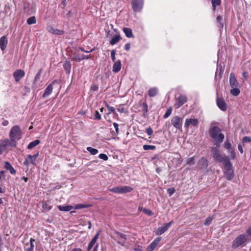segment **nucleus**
Returning a JSON list of instances; mask_svg holds the SVG:
<instances>
[{
  "instance_id": "nucleus-1",
  "label": "nucleus",
  "mask_w": 251,
  "mask_h": 251,
  "mask_svg": "<svg viewBox=\"0 0 251 251\" xmlns=\"http://www.w3.org/2000/svg\"><path fill=\"white\" fill-rule=\"evenodd\" d=\"M209 134L214 141V145L217 147H220L225 138L220 128L217 126H213L209 129Z\"/></svg>"
},
{
  "instance_id": "nucleus-2",
  "label": "nucleus",
  "mask_w": 251,
  "mask_h": 251,
  "mask_svg": "<svg viewBox=\"0 0 251 251\" xmlns=\"http://www.w3.org/2000/svg\"><path fill=\"white\" fill-rule=\"evenodd\" d=\"M249 242V238L246 233L240 234L233 240L231 248L233 249L242 248L246 246Z\"/></svg>"
},
{
  "instance_id": "nucleus-3",
  "label": "nucleus",
  "mask_w": 251,
  "mask_h": 251,
  "mask_svg": "<svg viewBox=\"0 0 251 251\" xmlns=\"http://www.w3.org/2000/svg\"><path fill=\"white\" fill-rule=\"evenodd\" d=\"M21 131L18 126H15L10 130L9 136L10 140L14 141L16 140H19L21 138Z\"/></svg>"
},
{
  "instance_id": "nucleus-4",
  "label": "nucleus",
  "mask_w": 251,
  "mask_h": 251,
  "mask_svg": "<svg viewBox=\"0 0 251 251\" xmlns=\"http://www.w3.org/2000/svg\"><path fill=\"white\" fill-rule=\"evenodd\" d=\"M113 239L122 246H125L126 241L127 239V236L120 232L116 231L113 237Z\"/></svg>"
},
{
  "instance_id": "nucleus-5",
  "label": "nucleus",
  "mask_w": 251,
  "mask_h": 251,
  "mask_svg": "<svg viewBox=\"0 0 251 251\" xmlns=\"http://www.w3.org/2000/svg\"><path fill=\"white\" fill-rule=\"evenodd\" d=\"M12 142L9 139L0 140V154L7 152L10 147H12Z\"/></svg>"
},
{
  "instance_id": "nucleus-6",
  "label": "nucleus",
  "mask_w": 251,
  "mask_h": 251,
  "mask_svg": "<svg viewBox=\"0 0 251 251\" xmlns=\"http://www.w3.org/2000/svg\"><path fill=\"white\" fill-rule=\"evenodd\" d=\"M132 189L130 186H124L122 187H115L109 189L110 192L118 193L123 194L126 193L130 192Z\"/></svg>"
},
{
  "instance_id": "nucleus-7",
  "label": "nucleus",
  "mask_w": 251,
  "mask_h": 251,
  "mask_svg": "<svg viewBox=\"0 0 251 251\" xmlns=\"http://www.w3.org/2000/svg\"><path fill=\"white\" fill-rule=\"evenodd\" d=\"M132 8L135 12H140L144 5V0H132Z\"/></svg>"
},
{
  "instance_id": "nucleus-8",
  "label": "nucleus",
  "mask_w": 251,
  "mask_h": 251,
  "mask_svg": "<svg viewBox=\"0 0 251 251\" xmlns=\"http://www.w3.org/2000/svg\"><path fill=\"white\" fill-rule=\"evenodd\" d=\"M219 147H211V151L212 157L217 162H218L224 156L222 155L219 150Z\"/></svg>"
},
{
  "instance_id": "nucleus-9",
  "label": "nucleus",
  "mask_w": 251,
  "mask_h": 251,
  "mask_svg": "<svg viewBox=\"0 0 251 251\" xmlns=\"http://www.w3.org/2000/svg\"><path fill=\"white\" fill-rule=\"evenodd\" d=\"M218 162L221 163L223 169L232 166L230 161L229 157L228 156H224Z\"/></svg>"
},
{
  "instance_id": "nucleus-10",
  "label": "nucleus",
  "mask_w": 251,
  "mask_h": 251,
  "mask_svg": "<svg viewBox=\"0 0 251 251\" xmlns=\"http://www.w3.org/2000/svg\"><path fill=\"white\" fill-rule=\"evenodd\" d=\"M187 100V97L183 95H180L176 99V102L174 104L176 109H177L184 104Z\"/></svg>"
},
{
  "instance_id": "nucleus-11",
  "label": "nucleus",
  "mask_w": 251,
  "mask_h": 251,
  "mask_svg": "<svg viewBox=\"0 0 251 251\" xmlns=\"http://www.w3.org/2000/svg\"><path fill=\"white\" fill-rule=\"evenodd\" d=\"M223 173L226 179L231 180L234 176L232 166L223 169Z\"/></svg>"
},
{
  "instance_id": "nucleus-12",
  "label": "nucleus",
  "mask_w": 251,
  "mask_h": 251,
  "mask_svg": "<svg viewBox=\"0 0 251 251\" xmlns=\"http://www.w3.org/2000/svg\"><path fill=\"white\" fill-rule=\"evenodd\" d=\"M173 223V221H171L169 223L165 224L163 226L159 227L155 231V234L157 235H160L166 231Z\"/></svg>"
},
{
  "instance_id": "nucleus-13",
  "label": "nucleus",
  "mask_w": 251,
  "mask_h": 251,
  "mask_svg": "<svg viewBox=\"0 0 251 251\" xmlns=\"http://www.w3.org/2000/svg\"><path fill=\"white\" fill-rule=\"evenodd\" d=\"M172 124L173 126L178 129H181L182 127V118L177 116H175L172 119Z\"/></svg>"
},
{
  "instance_id": "nucleus-14",
  "label": "nucleus",
  "mask_w": 251,
  "mask_h": 251,
  "mask_svg": "<svg viewBox=\"0 0 251 251\" xmlns=\"http://www.w3.org/2000/svg\"><path fill=\"white\" fill-rule=\"evenodd\" d=\"M198 124L199 121L197 119H186L184 124V127L186 128H188L189 127L197 126Z\"/></svg>"
},
{
  "instance_id": "nucleus-15",
  "label": "nucleus",
  "mask_w": 251,
  "mask_h": 251,
  "mask_svg": "<svg viewBox=\"0 0 251 251\" xmlns=\"http://www.w3.org/2000/svg\"><path fill=\"white\" fill-rule=\"evenodd\" d=\"M161 240V237H158L155 239L151 244L147 247L146 251H153L156 248L160 241Z\"/></svg>"
},
{
  "instance_id": "nucleus-16",
  "label": "nucleus",
  "mask_w": 251,
  "mask_h": 251,
  "mask_svg": "<svg viewBox=\"0 0 251 251\" xmlns=\"http://www.w3.org/2000/svg\"><path fill=\"white\" fill-rule=\"evenodd\" d=\"M25 72L22 70H17L13 73V77L16 82L19 81L24 76Z\"/></svg>"
},
{
  "instance_id": "nucleus-17",
  "label": "nucleus",
  "mask_w": 251,
  "mask_h": 251,
  "mask_svg": "<svg viewBox=\"0 0 251 251\" xmlns=\"http://www.w3.org/2000/svg\"><path fill=\"white\" fill-rule=\"evenodd\" d=\"M208 165V161L205 158H201L198 162V167L201 170H206Z\"/></svg>"
},
{
  "instance_id": "nucleus-18",
  "label": "nucleus",
  "mask_w": 251,
  "mask_h": 251,
  "mask_svg": "<svg viewBox=\"0 0 251 251\" xmlns=\"http://www.w3.org/2000/svg\"><path fill=\"white\" fill-rule=\"evenodd\" d=\"M216 102L218 107L222 111H225L226 110V104L225 100L220 98H217Z\"/></svg>"
},
{
  "instance_id": "nucleus-19",
  "label": "nucleus",
  "mask_w": 251,
  "mask_h": 251,
  "mask_svg": "<svg viewBox=\"0 0 251 251\" xmlns=\"http://www.w3.org/2000/svg\"><path fill=\"white\" fill-rule=\"evenodd\" d=\"M57 82V80H54L52 83L49 84L46 88L44 93L43 95V98H45L49 96L52 93L53 90L52 85Z\"/></svg>"
},
{
  "instance_id": "nucleus-20",
  "label": "nucleus",
  "mask_w": 251,
  "mask_h": 251,
  "mask_svg": "<svg viewBox=\"0 0 251 251\" xmlns=\"http://www.w3.org/2000/svg\"><path fill=\"white\" fill-rule=\"evenodd\" d=\"M229 81L231 87L234 88L238 87L239 83L235 77L234 74L233 73L230 74Z\"/></svg>"
},
{
  "instance_id": "nucleus-21",
  "label": "nucleus",
  "mask_w": 251,
  "mask_h": 251,
  "mask_svg": "<svg viewBox=\"0 0 251 251\" xmlns=\"http://www.w3.org/2000/svg\"><path fill=\"white\" fill-rule=\"evenodd\" d=\"M7 43V38L5 36H3L0 38V48L2 51L6 49Z\"/></svg>"
},
{
  "instance_id": "nucleus-22",
  "label": "nucleus",
  "mask_w": 251,
  "mask_h": 251,
  "mask_svg": "<svg viewBox=\"0 0 251 251\" xmlns=\"http://www.w3.org/2000/svg\"><path fill=\"white\" fill-rule=\"evenodd\" d=\"M4 168L5 169L9 171L11 174L14 175L16 174L15 169L12 166L9 162L5 161L4 162Z\"/></svg>"
},
{
  "instance_id": "nucleus-23",
  "label": "nucleus",
  "mask_w": 251,
  "mask_h": 251,
  "mask_svg": "<svg viewBox=\"0 0 251 251\" xmlns=\"http://www.w3.org/2000/svg\"><path fill=\"white\" fill-rule=\"evenodd\" d=\"M48 30L50 33L55 35H62L64 32L63 30L58 29L53 27H49Z\"/></svg>"
},
{
  "instance_id": "nucleus-24",
  "label": "nucleus",
  "mask_w": 251,
  "mask_h": 251,
  "mask_svg": "<svg viewBox=\"0 0 251 251\" xmlns=\"http://www.w3.org/2000/svg\"><path fill=\"white\" fill-rule=\"evenodd\" d=\"M114 64L113 66V72L114 73L119 72L121 69V63L120 60H118L116 62H114Z\"/></svg>"
},
{
  "instance_id": "nucleus-25",
  "label": "nucleus",
  "mask_w": 251,
  "mask_h": 251,
  "mask_svg": "<svg viewBox=\"0 0 251 251\" xmlns=\"http://www.w3.org/2000/svg\"><path fill=\"white\" fill-rule=\"evenodd\" d=\"M42 72V70L40 69L38 71V72L36 74V75L35 76L34 81H33V86L36 87L37 85V84L38 82L40 80L41 75Z\"/></svg>"
},
{
  "instance_id": "nucleus-26",
  "label": "nucleus",
  "mask_w": 251,
  "mask_h": 251,
  "mask_svg": "<svg viewBox=\"0 0 251 251\" xmlns=\"http://www.w3.org/2000/svg\"><path fill=\"white\" fill-rule=\"evenodd\" d=\"M38 155L39 154L38 153H37L33 155L30 154L28 155L27 158L29 160V161L30 164H32L34 165H36V161Z\"/></svg>"
},
{
  "instance_id": "nucleus-27",
  "label": "nucleus",
  "mask_w": 251,
  "mask_h": 251,
  "mask_svg": "<svg viewBox=\"0 0 251 251\" xmlns=\"http://www.w3.org/2000/svg\"><path fill=\"white\" fill-rule=\"evenodd\" d=\"M123 31L127 38L133 37L134 36L131 28L129 27H125L123 28Z\"/></svg>"
},
{
  "instance_id": "nucleus-28",
  "label": "nucleus",
  "mask_w": 251,
  "mask_h": 251,
  "mask_svg": "<svg viewBox=\"0 0 251 251\" xmlns=\"http://www.w3.org/2000/svg\"><path fill=\"white\" fill-rule=\"evenodd\" d=\"M142 112L144 117H146L148 116V106L146 102H143L141 104Z\"/></svg>"
},
{
  "instance_id": "nucleus-29",
  "label": "nucleus",
  "mask_w": 251,
  "mask_h": 251,
  "mask_svg": "<svg viewBox=\"0 0 251 251\" xmlns=\"http://www.w3.org/2000/svg\"><path fill=\"white\" fill-rule=\"evenodd\" d=\"M58 208L60 211H69L74 209V207L71 205H59Z\"/></svg>"
},
{
  "instance_id": "nucleus-30",
  "label": "nucleus",
  "mask_w": 251,
  "mask_h": 251,
  "mask_svg": "<svg viewBox=\"0 0 251 251\" xmlns=\"http://www.w3.org/2000/svg\"><path fill=\"white\" fill-rule=\"evenodd\" d=\"M121 39V36L119 34L114 36L110 41V44L111 45H114L117 44Z\"/></svg>"
},
{
  "instance_id": "nucleus-31",
  "label": "nucleus",
  "mask_w": 251,
  "mask_h": 251,
  "mask_svg": "<svg viewBox=\"0 0 251 251\" xmlns=\"http://www.w3.org/2000/svg\"><path fill=\"white\" fill-rule=\"evenodd\" d=\"M220 70V72H219V78H221L222 77V73L224 71V69H222V66L221 65V64H217V71L215 73V80H217V73H218V70Z\"/></svg>"
},
{
  "instance_id": "nucleus-32",
  "label": "nucleus",
  "mask_w": 251,
  "mask_h": 251,
  "mask_svg": "<svg viewBox=\"0 0 251 251\" xmlns=\"http://www.w3.org/2000/svg\"><path fill=\"white\" fill-rule=\"evenodd\" d=\"M158 93V90L156 88H151L149 91L148 94L150 97H153L155 96Z\"/></svg>"
},
{
  "instance_id": "nucleus-33",
  "label": "nucleus",
  "mask_w": 251,
  "mask_h": 251,
  "mask_svg": "<svg viewBox=\"0 0 251 251\" xmlns=\"http://www.w3.org/2000/svg\"><path fill=\"white\" fill-rule=\"evenodd\" d=\"M73 59L76 61L79 62L82 60H83L85 57H82V55L79 54L77 52H75L73 55Z\"/></svg>"
},
{
  "instance_id": "nucleus-34",
  "label": "nucleus",
  "mask_w": 251,
  "mask_h": 251,
  "mask_svg": "<svg viewBox=\"0 0 251 251\" xmlns=\"http://www.w3.org/2000/svg\"><path fill=\"white\" fill-rule=\"evenodd\" d=\"M39 143H40V140H35L34 141L30 142L28 144V145L27 146V148L28 149H31L33 148L34 147H35V146H36L37 145H38Z\"/></svg>"
},
{
  "instance_id": "nucleus-35",
  "label": "nucleus",
  "mask_w": 251,
  "mask_h": 251,
  "mask_svg": "<svg viewBox=\"0 0 251 251\" xmlns=\"http://www.w3.org/2000/svg\"><path fill=\"white\" fill-rule=\"evenodd\" d=\"M240 93V91L237 87L232 88L230 90V93L234 96H238Z\"/></svg>"
},
{
  "instance_id": "nucleus-36",
  "label": "nucleus",
  "mask_w": 251,
  "mask_h": 251,
  "mask_svg": "<svg viewBox=\"0 0 251 251\" xmlns=\"http://www.w3.org/2000/svg\"><path fill=\"white\" fill-rule=\"evenodd\" d=\"M86 149H87V151H88L90 153V154L92 155H96L99 152V151L97 149L93 148L90 147H88L86 148Z\"/></svg>"
},
{
  "instance_id": "nucleus-37",
  "label": "nucleus",
  "mask_w": 251,
  "mask_h": 251,
  "mask_svg": "<svg viewBox=\"0 0 251 251\" xmlns=\"http://www.w3.org/2000/svg\"><path fill=\"white\" fill-rule=\"evenodd\" d=\"M228 153L230 155V158L232 159H234L236 158V152L235 151V149L233 148L232 149H230L229 150H228Z\"/></svg>"
},
{
  "instance_id": "nucleus-38",
  "label": "nucleus",
  "mask_w": 251,
  "mask_h": 251,
  "mask_svg": "<svg viewBox=\"0 0 251 251\" xmlns=\"http://www.w3.org/2000/svg\"><path fill=\"white\" fill-rule=\"evenodd\" d=\"M36 23V18L34 16L30 17L27 20V24L28 25H30L32 24H35Z\"/></svg>"
},
{
  "instance_id": "nucleus-39",
  "label": "nucleus",
  "mask_w": 251,
  "mask_h": 251,
  "mask_svg": "<svg viewBox=\"0 0 251 251\" xmlns=\"http://www.w3.org/2000/svg\"><path fill=\"white\" fill-rule=\"evenodd\" d=\"M42 208L44 210L49 211L52 208V206L49 203L45 202L43 204Z\"/></svg>"
},
{
  "instance_id": "nucleus-40",
  "label": "nucleus",
  "mask_w": 251,
  "mask_h": 251,
  "mask_svg": "<svg viewBox=\"0 0 251 251\" xmlns=\"http://www.w3.org/2000/svg\"><path fill=\"white\" fill-rule=\"evenodd\" d=\"M143 148L144 150H154L156 149V147L153 145H144L143 147Z\"/></svg>"
},
{
  "instance_id": "nucleus-41",
  "label": "nucleus",
  "mask_w": 251,
  "mask_h": 251,
  "mask_svg": "<svg viewBox=\"0 0 251 251\" xmlns=\"http://www.w3.org/2000/svg\"><path fill=\"white\" fill-rule=\"evenodd\" d=\"M106 107H107V108L108 110V114L113 113L114 114L117 115V113L115 112V108L113 107L110 106L107 104H106Z\"/></svg>"
},
{
  "instance_id": "nucleus-42",
  "label": "nucleus",
  "mask_w": 251,
  "mask_h": 251,
  "mask_svg": "<svg viewBox=\"0 0 251 251\" xmlns=\"http://www.w3.org/2000/svg\"><path fill=\"white\" fill-rule=\"evenodd\" d=\"M220 3H221V0H212V4L213 9L214 10H215L216 6L217 5H220Z\"/></svg>"
},
{
  "instance_id": "nucleus-43",
  "label": "nucleus",
  "mask_w": 251,
  "mask_h": 251,
  "mask_svg": "<svg viewBox=\"0 0 251 251\" xmlns=\"http://www.w3.org/2000/svg\"><path fill=\"white\" fill-rule=\"evenodd\" d=\"M213 220V218L212 216H209L206 219H205V221L204 222V225L205 226H209L212 222Z\"/></svg>"
},
{
  "instance_id": "nucleus-44",
  "label": "nucleus",
  "mask_w": 251,
  "mask_h": 251,
  "mask_svg": "<svg viewBox=\"0 0 251 251\" xmlns=\"http://www.w3.org/2000/svg\"><path fill=\"white\" fill-rule=\"evenodd\" d=\"M35 242V240L32 238L30 239V248L27 249V251H33L34 248L33 242Z\"/></svg>"
},
{
  "instance_id": "nucleus-45",
  "label": "nucleus",
  "mask_w": 251,
  "mask_h": 251,
  "mask_svg": "<svg viewBox=\"0 0 251 251\" xmlns=\"http://www.w3.org/2000/svg\"><path fill=\"white\" fill-rule=\"evenodd\" d=\"M251 143V137L245 136L242 139V144L244 145L245 143Z\"/></svg>"
},
{
  "instance_id": "nucleus-46",
  "label": "nucleus",
  "mask_w": 251,
  "mask_h": 251,
  "mask_svg": "<svg viewBox=\"0 0 251 251\" xmlns=\"http://www.w3.org/2000/svg\"><path fill=\"white\" fill-rule=\"evenodd\" d=\"M224 147L227 150H229L233 148L232 147L231 144L228 141H226L224 143Z\"/></svg>"
},
{
  "instance_id": "nucleus-47",
  "label": "nucleus",
  "mask_w": 251,
  "mask_h": 251,
  "mask_svg": "<svg viewBox=\"0 0 251 251\" xmlns=\"http://www.w3.org/2000/svg\"><path fill=\"white\" fill-rule=\"evenodd\" d=\"M195 163V159L193 157H190L187 160V164L188 165H193Z\"/></svg>"
},
{
  "instance_id": "nucleus-48",
  "label": "nucleus",
  "mask_w": 251,
  "mask_h": 251,
  "mask_svg": "<svg viewBox=\"0 0 251 251\" xmlns=\"http://www.w3.org/2000/svg\"><path fill=\"white\" fill-rule=\"evenodd\" d=\"M99 157L100 158L103 160H105V161H106L108 160V157L107 156V155L105 154H104V153H100L99 154Z\"/></svg>"
},
{
  "instance_id": "nucleus-49",
  "label": "nucleus",
  "mask_w": 251,
  "mask_h": 251,
  "mask_svg": "<svg viewBox=\"0 0 251 251\" xmlns=\"http://www.w3.org/2000/svg\"><path fill=\"white\" fill-rule=\"evenodd\" d=\"M95 243H96V242L94 241V240H93L92 239V240L91 241V242L89 244V245H88V249H87V251H90L91 250V249L92 248V247L94 246V244Z\"/></svg>"
},
{
  "instance_id": "nucleus-50",
  "label": "nucleus",
  "mask_w": 251,
  "mask_h": 251,
  "mask_svg": "<svg viewBox=\"0 0 251 251\" xmlns=\"http://www.w3.org/2000/svg\"><path fill=\"white\" fill-rule=\"evenodd\" d=\"M171 113H172V108H170V109H167V111L166 112V113L164 115V116H163L164 118H168L171 115Z\"/></svg>"
},
{
  "instance_id": "nucleus-51",
  "label": "nucleus",
  "mask_w": 251,
  "mask_h": 251,
  "mask_svg": "<svg viewBox=\"0 0 251 251\" xmlns=\"http://www.w3.org/2000/svg\"><path fill=\"white\" fill-rule=\"evenodd\" d=\"M95 119L100 120L101 119V115L98 111H95Z\"/></svg>"
},
{
  "instance_id": "nucleus-52",
  "label": "nucleus",
  "mask_w": 251,
  "mask_h": 251,
  "mask_svg": "<svg viewBox=\"0 0 251 251\" xmlns=\"http://www.w3.org/2000/svg\"><path fill=\"white\" fill-rule=\"evenodd\" d=\"M113 126L115 129L116 131V135H117L119 134V125L116 123H113Z\"/></svg>"
},
{
  "instance_id": "nucleus-53",
  "label": "nucleus",
  "mask_w": 251,
  "mask_h": 251,
  "mask_svg": "<svg viewBox=\"0 0 251 251\" xmlns=\"http://www.w3.org/2000/svg\"><path fill=\"white\" fill-rule=\"evenodd\" d=\"M115 54H116V51L115 50H111V59H112V60L113 62H115V60H116Z\"/></svg>"
},
{
  "instance_id": "nucleus-54",
  "label": "nucleus",
  "mask_w": 251,
  "mask_h": 251,
  "mask_svg": "<svg viewBox=\"0 0 251 251\" xmlns=\"http://www.w3.org/2000/svg\"><path fill=\"white\" fill-rule=\"evenodd\" d=\"M143 212L144 213H145L147 215H149V216H151L153 214L151 210L146 209V208L143 209Z\"/></svg>"
},
{
  "instance_id": "nucleus-55",
  "label": "nucleus",
  "mask_w": 251,
  "mask_h": 251,
  "mask_svg": "<svg viewBox=\"0 0 251 251\" xmlns=\"http://www.w3.org/2000/svg\"><path fill=\"white\" fill-rule=\"evenodd\" d=\"M85 207V206H84V205L82 204H76L75 207H74V209H82V208H83Z\"/></svg>"
},
{
  "instance_id": "nucleus-56",
  "label": "nucleus",
  "mask_w": 251,
  "mask_h": 251,
  "mask_svg": "<svg viewBox=\"0 0 251 251\" xmlns=\"http://www.w3.org/2000/svg\"><path fill=\"white\" fill-rule=\"evenodd\" d=\"M167 192L169 194V196H172L175 192V189L173 187L170 188L168 189Z\"/></svg>"
},
{
  "instance_id": "nucleus-57",
  "label": "nucleus",
  "mask_w": 251,
  "mask_h": 251,
  "mask_svg": "<svg viewBox=\"0 0 251 251\" xmlns=\"http://www.w3.org/2000/svg\"><path fill=\"white\" fill-rule=\"evenodd\" d=\"M146 133L148 135L151 136L153 133V130L151 127H149L146 129Z\"/></svg>"
},
{
  "instance_id": "nucleus-58",
  "label": "nucleus",
  "mask_w": 251,
  "mask_h": 251,
  "mask_svg": "<svg viewBox=\"0 0 251 251\" xmlns=\"http://www.w3.org/2000/svg\"><path fill=\"white\" fill-rule=\"evenodd\" d=\"M64 67H65V69L66 70L67 73H69L70 72V69H71L70 64H65Z\"/></svg>"
},
{
  "instance_id": "nucleus-59",
  "label": "nucleus",
  "mask_w": 251,
  "mask_h": 251,
  "mask_svg": "<svg viewBox=\"0 0 251 251\" xmlns=\"http://www.w3.org/2000/svg\"><path fill=\"white\" fill-rule=\"evenodd\" d=\"M222 20V16H218L217 17V22L220 24V25H221V27H223V24L222 23H221Z\"/></svg>"
},
{
  "instance_id": "nucleus-60",
  "label": "nucleus",
  "mask_w": 251,
  "mask_h": 251,
  "mask_svg": "<svg viewBox=\"0 0 251 251\" xmlns=\"http://www.w3.org/2000/svg\"><path fill=\"white\" fill-rule=\"evenodd\" d=\"M99 235H100V231H98L96 234V235L94 236V237H93L92 240H94V241H95L96 242V241H97V240H98V239L99 238Z\"/></svg>"
},
{
  "instance_id": "nucleus-61",
  "label": "nucleus",
  "mask_w": 251,
  "mask_h": 251,
  "mask_svg": "<svg viewBox=\"0 0 251 251\" xmlns=\"http://www.w3.org/2000/svg\"><path fill=\"white\" fill-rule=\"evenodd\" d=\"M99 235H100V231H98L96 234V235L94 236V237H93L92 240H94V241H95L96 242V241H97V240H98V239L99 238Z\"/></svg>"
},
{
  "instance_id": "nucleus-62",
  "label": "nucleus",
  "mask_w": 251,
  "mask_h": 251,
  "mask_svg": "<svg viewBox=\"0 0 251 251\" xmlns=\"http://www.w3.org/2000/svg\"><path fill=\"white\" fill-rule=\"evenodd\" d=\"M246 235L249 237V236H251V226H250L246 230Z\"/></svg>"
},
{
  "instance_id": "nucleus-63",
  "label": "nucleus",
  "mask_w": 251,
  "mask_h": 251,
  "mask_svg": "<svg viewBox=\"0 0 251 251\" xmlns=\"http://www.w3.org/2000/svg\"><path fill=\"white\" fill-rule=\"evenodd\" d=\"M117 110L120 113H126V112L124 107H119L117 108Z\"/></svg>"
},
{
  "instance_id": "nucleus-64",
  "label": "nucleus",
  "mask_w": 251,
  "mask_h": 251,
  "mask_svg": "<svg viewBox=\"0 0 251 251\" xmlns=\"http://www.w3.org/2000/svg\"><path fill=\"white\" fill-rule=\"evenodd\" d=\"M142 251V248L141 246H135L134 248V251Z\"/></svg>"
}]
</instances>
